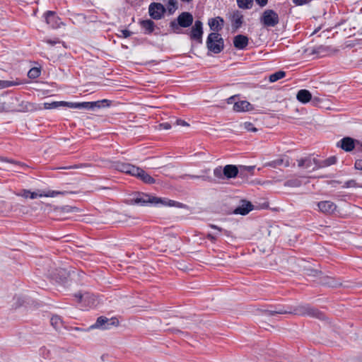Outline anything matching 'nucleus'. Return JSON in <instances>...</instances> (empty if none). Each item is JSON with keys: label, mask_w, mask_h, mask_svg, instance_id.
<instances>
[{"label": "nucleus", "mask_w": 362, "mask_h": 362, "mask_svg": "<svg viewBox=\"0 0 362 362\" xmlns=\"http://www.w3.org/2000/svg\"><path fill=\"white\" fill-rule=\"evenodd\" d=\"M193 20V16L191 13L184 11L176 18L171 21L169 26L173 33L182 34L185 32L182 30V28H187L192 25Z\"/></svg>", "instance_id": "obj_1"}, {"label": "nucleus", "mask_w": 362, "mask_h": 362, "mask_svg": "<svg viewBox=\"0 0 362 362\" xmlns=\"http://www.w3.org/2000/svg\"><path fill=\"white\" fill-rule=\"evenodd\" d=\"M162 198L151 196L141 192H135L132 194V197L128 199L127 202L132 205L148 206L150 204L157 205L163 203Z\"/></svg>", "instance_id": "obj_2"}, {"label": "nucleus", "mask_w": 362, "mask_h": 362, "mask_svg": "<svg viewBox=\"0 0 362 362\" xmlns=\"http://www.w3.org/2000/svg\"><path fill=\"white\" fill-rule=\"evenodd\" d=\"M291 314L308 316L321 320H325V314L310 304H300L296 306H292Z\"/></svg>", "instance_id": "obj_3"}, {"label": "nucleus", "mask_w": 362, "mask_h": 362, "mask_svg": "<svg viewBox=\"0 0 362 362\" xmlns=\"http://www.w3.org/2000/svg\"><path fill=\"white\" fill-rule=\"evenodd\" d=\"M214 175L216 177L221 180L235 178L238 175H240L239 165L228 164L223 168L218 166L214 168Z\"/></svg>", "instance_id": "obj_4"}, {"label": "nucleus", "mask_w": 362, "mask_h": 362, "mask_svg": "<svg viewBox=\"0 0 362 362\" xmlns=\"http://www.w3.org/2000/svg\"><path fill=\"white\" fill-rule=\"evenodd\" d=\"M206 44L209 52L214 54H219L224 49V40L219 33H209Z\"/></svg>", "instance_id": "obj_5"}, {"label": "nucleus", "mask_w": 362, "mask_h": 362, "mask_svg": "<svg viewBox=\"0 0 362 362\" xmlns=\"http://www.w3.org/2000/svg\"><path fill=\"white\" fill-rule=\"evenodd\" d=\"M119 322L117 317L107 318L105 316H100L97 318L95 322L89 327V329H110L112 327H117Z\"/></svg>", "instance_id": "obj_6"}, {"label": "nucleus", "mask_w": 362, "mask_h": 362, "mask_svg": "<svg viewBox=\"0 0 362 362\" xmlns=\"http://www.w3.org/2000/svg\"><path fill=\"white\" fill-rule=\"evenodd\" d=\"M259 21L264 28H273L279 23V17L274 10L267 9L262 13Z\"/></svg>", "instance_id": "obj_7"}, {"label": "nucleus", "mask_w": 362, "mask_h": 362, "mask_svg": "<svg viewBox=\"0 0 362 362\" xmlns=\"http://www.w3.org/2000/svg\"><path fill=\"white\" fill-rule=\"evenodd\" d=\"M184 33L189 35L192 40L196 41L197 43H202L203 36V23L201 21H195L194 25L192 26L190 31H185Z\"/></svg>", "instance_id": "obj_8"}, {"label": "nucleus", "mask_w": 362, "mask_h": 362, "mask_svg": "<svg viewBox=\"0 0 362 362\" xmlns=\"http://www.w3.org/2000/svg\"><path fill=\"white\" fill-rule=\"evenodd\" d=\"M166 8L161 4L153 2L149 5L148 13L152 19L160 20L164 17Z\"/></svg>", "instance_id": "obj_9"}, {"label": "nucleus", "mask_w": 362, "mask_h": 362, "mask_svg": "<svg viewBox=\"0 0 362 362\" xmlns=\"http://www.w3.org/2000/svg\"><path fill=\"white\" fill-rule=\"evenodd\" d=\"M139 23L144 35H150L153 33L158 35L160 33V28L151 19L140 20Z\"/></svg>", "instance_id": "obj_10"}, {"label": "nucleus", "mask_w": 362, "mask_h": 362, "mask_svg": "<svg viewBox=\"0 0 362 362\" xmlns=\"http://www.w3.org/2000/svg\"><path fill=\"white\" fill-rule=\"evenodd\" d=\"M254 209L255 206L251 202L242 199L239 202V205L233 211L232 214L246 216Z\"/></svg>", "instance_id": "obj_11"}, {"label": "nucleus", "mask_w": 362, "mask_h": 362, "mask_svg": "<svg viewBox=\"0 0 362 362\" xmlns=\"http://www.w3.org/2000/svg\"><path fill=\"white\" fill-rule=\"evenodd\" d=\"M292 306H284L278 305L275 306L270 305L269 308L263 310L262 312L269 315L274 316L276 315L291 314Z\"/></svg>", "instance_id": "obj_12"}, {"label": "nucleus", "mask_w": 362, "mask_h": 362, "mask_svg": "<svg viewBox=\"0 0 362 362\" xmlns=\"http://www.w3.org/2000/svg\"><path fill=\"white\" fill-rule=\"evenodd\" d=\"M45 22L52 28L57 29L60 28L61 25H64L61 18L57 15L56 12L47 11L44 13Z\"/></svg>", "instance_id": "obj_13"}, {"label": "nucleus", "mask_w": 362, "mask_h": 362, "mask_svg": "<svg viewBox=\"0 0 362 362\" xmlns=\"http://www.w3.org/2000/svg\"><path fill=\"white\" fill-rule=\"evenodd\" d=\"M356 142H358L357 140L349 136H346L337 142V146L341 148L346 152H350L354 149Z\"/></svg>", "instance_id": "obj_14"}, {"label": "nucleus", "mask_w": 362, "mask_h": 362, "mask_svg": "<svg viewBox=\"0 0 362 362\" xmlns=\"http://www.w3.org/2000/svg\"><path fill=\"white\" fill-rule=\"evenodd\" d=\"M115 168L119 172L129 174L132 176H134L135 172L138 170V167L130 163L120 161L116 162L115 163Z\"/></svg>", "instance_id": "obj_15"}, {"label": "nucleus", "mask_w": 362, "mask_h": 362, "mask_svg": "<svg viewBox=\"0 0 362 362\" xmlns=\"http://www.w3.org/2000/svg\"><path fill=\"white\" fill-rule=\"evenodd\" d=\"M230 20L232 30L234 33L242 27L244 22V16L241 11L237 10L233 13Z\"/></svg>", "instance_id": "obj_16"}, {"label": "nucleus", "mask_w": 362, "mask_h": 362, "mask_svg": "<svg viewBox=\"0 0 362 362\" xmlns=\"http://www.w3.org/2000/svg\"><path fill=\"white\" fill-rule=\"evenodd\" d=\"M319 210L325 214H332L337 209V205L331 201H321L317 203Z\"/></svg>", "instance_id": "obj_17"}, {"label": "nucleus", "mask_w": 362, "mask_h": 362, "mask_svg": "<svg viewBox=\"0 0 362 362\" xmlns=\"http://www.w3.org/2000/svg\"><path fill=\"white\" fill-rule=\"evenodd\" d=\"M281 165H284V167H288L290 165L289 158L288 156H281V158L264 164V167H270L272 168H278Z\"/></svg>", "instance_id": "obj_18"}, {"label": "nucleus", "mask_w": 362, "mask_h": 362, "mask_svg": "<svg viewBox=\"0 0 362 362\" xmlns=\"http://www.w3.org/2000/svg\"><path fill=\"white\" fill-rule=\"evenodd\" d=\"M249 43V38L247 35L239 34L233 37V45L237 49H245Z\"/></svg>", "instance_id": "obj_19"}, {"label": "nucleus", "mask_w": 362, "mask_h": 362, "mask_svg": "<svg viewBox=\"0 0 362 362\" xmlns=\"http://www.w3.org/2000/svg\"><path fill=\"white\" fill-rule=\"evenodd\" d=\"M134 176L141 180L146 184L156 183V180L153 177L148 174L144 170L139 167L138 170L135 172Z\"/></svg>", "instance_id": "obj_20"}, {"label": "nucleus", "mask_w": 362, "mask_h": 362, "mask_svg": "<svg viewBox=\"0 0 362 362\" xmlns=\"http://www.w3.org/2000/svg\"><path fill=\"white\" fill-rule=\"evenodd\" d=\"M208 23L210 27V29L212 31H214L213 33H218V32H219L220 30H222L223 23H224V21H223V18L218 16L216 18H210L209 20Z\"/></svg>", "instance_id": "obj_21"}, {"label": "nucleus", "mask_w": 362, "mask_h": 362, "mask_svg": "<svg viewBox=\"0 0 362 362\" xmlns=\"http://www.w3.org/2000/svg\"><path fill=\"white\" fill-rule=\"evenodd\" d=\"M296 99L300 103L306 104L312 100V94L307 89H300L296 94Z\"/></svg>", "instance_id": "obj_22"}, {"label": "nucleus", "mask_w": 362, "mask_h": 362, "mask_svg": "<svg viewBox=\"0 0 362 362\" xmlns=\"http://www.w3.org/2000/svg\"><path fill=\"white\" fill-rule=\"evenodd\" d=\"M252 105L247 100H240L234 103L233 110L235 112H245L252 110Z\"/></svg>", "instance_id": "obj_23"}, {"label": "nucleus", "mask_w": 362, "mask_h": 362, "mask_svg": "<svg viewBox=\"0 0 362 362\" xmlns=\"http://www.w3.org/2000/svg\"><path fill=\"white\" fill-rule=\"evenodd\" d=\"M305 169H307L309 172L317 170L320 168V160L315 158L306 157L305 158Z\"/></svg>", "instance_id": "obj_24"}, {"label": "nucleus", "mask_w": 362, "mask_h": 362, "mask_svg": "<svg viewBox=\"0 0 362 362\" xmlns=\"http://www.w3.org/2000/svg\"><path fill=\"white\" fill-rule=\"evenodd\" d=\"M330 51H332L331 47L322 45L314 47L311 50V54L323 57L325 56Z\"/></svg>", "instance_id": "obj_25"}, {"label": "nucleus", "mask_w": 362, "mask_h": 362, "mask_svg": "<svg viewBox=\"0 0 362 362\" xmlns=\"http://www.w3.org/2000/svg\"><path fill=\"white\" fill-rule=\"evenodd\" d=\"M70 102L66 101H53L51 103H45L44 108L47 110L56 109L61 107L69 108Z\"/></svg>", "instance_id": "obj_26"}, {"label": "nucleus", "mask_w": 362, "mask_h": 362, "mask_svg": "<svg viewBox=\"0 0 362 362\" xmlns=\"http://www.w3.org/2000/svg\"><path fill=\"white\" fill-rule=\"evenodd\" d=\"M321 282L322 284L332 288H337L341 286V283L339 280L328 276L323 277Z\"/></svg>", "instance_id": "obj_27"}, {"label": "nucleus", "mask_w": 362, "mask_h": 362, "mask_svg": "<svg viewBox=\"0 0 362 362\" xmlns=\"http://www.w3.org/2000/svg\"><path fill=\"white\" fill-rule=\"evenodd\" d=\"M33 107V104L29 102L21 101L17 107L11 109V111L16 112H27L32 110Z\"/></svg>", "instance_id": "obj_28"}, {"label": "nucleus", "mask_w": 362, "mask_h": 362, "mask_svg": "<svg viewBox=\"0 0 362 362\" xmlns=\"http://www.w3.org/2000/svg\"><path fill=\"white\" fill-rule=\"evenodd\" d=\"M91 106V110H94L95 109H100L105 107H109L111 104V101L107 99H103L101 100L93 101L90 102Z\"/></svg>", "instance_id": "obj_29"}, {"label": "nucleus", "mask_w": 362, "mask_h": 362, "mask_svg": "<svg viewBox=\"0 0 362 362\" xmlns=\"http://www.w3.org/2000/svg\"><path fill=\"white\" fill-rule=\"evenodd\" d=\"M69 108L90 110L91 106L90 102H70Z\"/></svg>", "instance_id": "obj_30"}, {"label": "nucleus", "mask_w": 362, "mask_h": 362, "mask_svg": "<svg viewBox=\"0 0 362 362\" xmlns=\"http://www.w3.org/2000/svg\"><path fill=\"white\" fill-rule=\"evenodd\" d=\"M240 168V177H243L245 176H247V174L253 175L254 174V170L255 168V165H239Z\"/></svg>", "instance_id": "obj_31"}, {"label": "nucleus", "mask_w": 362, "mask_h": 362, "mask_svg": "<svg viewBox=\"0 0 362 362\" xmlns=\"http://www.w3.org/2000/svg\"><path fill=\"white\" fill-rule=\"evenodd\" d=\"M50 323L56 330L62 327V320L59 315H53L50 319Z\"/></svg>", "instance_id": "obj_32"}, {"label": "nucleus", "mask_w": 362, "mask_h": 362, "mask_svg": "<svg viewBox=\"0 0 362 362\" xmlns=\"http://www.w3.org/2000/svg\"><path fill=\"white\" fill-rule=\"evenodd\" d=\"M302 185V181L297 177H293L287 180L284 185L288 187H298Z\"/></svg>", "instance_id": "obj_33"}, {"label": "nucleus", "mask_w": 362, "mask_h": 362, "mask_svg": "<svg viewBox=\"0 0 362 362\" xmlns=\"http://www.w3.org/2000/svg\"><path fill=\"white\" fill-rule=\"evenodd\" d=\"M337 158L336 156H330L325 160H320V168L328 167L337 163Z\"/></svg>", "instance_id": "obj_34"}, {"label": "nucleus", "mask_w": 362, "mask_h": 362, "mask_svg": "<svg viewBox=\"0 0 362 362\" xmlns=\"http://www.w3.org/2000/svg\"><path fill=\"white\" fill-rule=\"evenodd\" d=\"M286 71L279 70L278 71L274 72V74L269 76V81L270 82H276L286 76Z\"/></svg>", "instance_id": "obj_35"}, {"label": "nucleus", "mask_w": 362, "mask_h": 362, "mask_svg": "<svg viewBox=\"0 0 362 362\" xmlns=\"http://www.w3.org/2000/svg\"><path fill=\"white\" fill-rule=\"evenodd\" d=\"M178 8L177 0H168L167 8L170 15L173 14Z\"/></svg>", "instance_id": "obj_36"}, {"label": "nucleus", "mask_w": 362, "mask_h": 362, "mask_svg": "<svg viewBox=\"0 0 362 362\" xmlns=\"http://www.w3.org/2000/svg\"><path fill=\"white\" fill-rule=\"evenodd\" d=\"M238 6L242 9H250L252 7L253 0H236Z\"/></svg>", "instance_id": "obj_37"}, {"label": "nucleus", "mask_w": 362, "mask_h": 362, "mask_svg": "<svg viewBox=\"0 0 362 362\" xmlns=\"http://www.w3.org/2000/svg\"><path fill=\"white\" fill-rule=\"evenodd\" d=\"M40 68L33 67L29 70L28 73V76L31 79H35L40 76Z\"/></svg>", "instance_id": "obj_38"}, {"label": "nucleus", "mask_w": 362, "mask_h": 362, "mask_svg": "<svg viewBox=\"0 0 362 362\" xmlns=\"http://www.w3.org/2000/svg\"><path fill=\"white\" fill-rule=\"evenodd\" d=\"M163 199V201H165V202H163V203H160V204L163 205H165V206L181 207V206L182 205V204L178 202L174 201V200H170V199Z\"/></svg>", "instance_id": "obj_39"}, {"label": "nucleus", "mask_w": 362, "mask_h": 362, "mask_svg": "<svg viewBox=\"0 0 362 362\" xmlns=\"http://www.w3.org/2000/svg\"><path fill=\"white\" fill-rule=\"evenodd\" d=\"M68 192L64 191H57V190H49L46 194H44V197H54L59 194H68Z\"/></svg>", "instance_id": "obj_40"}, {"label": "nucleus", "mask_w": 362, "mask_h": 362, "mask_svg": "<svg viewBox=\"0 0 362 362\" xmlns=\"http://www.w3.org/2000/svg\"><path fill=\"white\" fill-rule=\"evenodd\" d=\"M360 187L354 180H349L344 182L343 187L344 188H350V187Z\"/></svg>", "instance_id": "obj_41"}, {"label": "nucleus", "mask_w": 362, "mask_h": 362, "mask_svg": "<svg viewBox=\"0 0 362 362\" xmlns=\"http://www.w3.org/2000/svg\"><path fill=\"white\" fill-rule=\"evenodd\" d=\"M243 126L244 128L248 132H255L257 131V129L255 127L253 124L250 122H244Z\"/></svg>", "instance_id": "obj_42"}, {"label": "nucleus", "mask_w": 362, "mask_h": 362, "mask_svg": "<svg viewBox=\"0 0 362 362\" xmlns=\"http://www.w3.org/2000/svg\"><path fill=\"white\" fill-rule=\"evenodd\" d=\"M16 83L11 81L0 80V88H5L14 86Z\"/></svg>", "instance_id": "obj_43"}, {"label": "nucleus", "mask_w": 362, "mask_h": 362, "mask_svg": "<svg viewBox=\"0 0 362 362\" xmlns=\"http://www.w3.org/2000/svg\"><path fill=\"white\" fill-rule=\"evenodd\" d=\"M30 194V190L25 189H23L21 190L20 192L16 193V194L17 196L22 197H24L25 199L29 198Z\"/></svg>", "instance_id": "obj_44"}, {"label": "nucleus", "mask_w": 362, "mask_h": 362, "mask_svg": "<svg viewBox=\"0 0 362 362\" xmlns=\"http://www.w3.org/2000/svg\"><path fill=\"white\" fill-rule=\"evenodd\" d=\"M0 160L1 161H3V162H6V163H12V164H15V165H21V163L19 162V161H16L14 160H12V159H8V158H6V157H0Z\"/></svg>", "instance_id": "obj_45"}, {"label": "nucleus", "mask_w": 362, "mask_h": 362, "mask_svg": "<svg viewBox=\"0 0 362 362\" xmlns=\"http://www.w3.org/2000/svg\"><path fill=\"white\" fill-rule=\"evenodd\" d=\"M209 226L211 228H212V229L218 230L219 232H222V231H223V232H224V233H225L226 235H228V236L229 235L230 232H229L228 230H224V229H223L222 228H221V227H219V226H216V225H214V224L211 223V224H209Z\"/></svg>", "instance_id": "obj_46"}, {"label": "nucleus", "mask_w": 362, "mask_h": 362, "mask_svg": "<svg viewBox=\"0 0 362 362\" xmlns=\"http://www.w3.org/2000/svg\"><path fill=\"white\" fill-rule=\"evenodd\" d=\"M173 124H176V125L183 126V127L189 126V124L187 122H185V120L181 119H176Z\"/></svg>", "instance_id": "obj_47"}, {"label": "nucleus", "mask_w": 362, "mask_h": 362, "mask_svg": "<svg viewBox=\"0 0 362 362\" xmlns=\"http://www.w3.org/2000/svg\"><path fill=\"white\" fill-rule=\"evenodd\" d=\"M160 129L168 130L171 128V124L170 122H163L159 124Z\"/></svg>", "instance_id": "obj_48"}, {"label": "nucleus", "mask_w": 362, "mask_h": 362, "mask_svg": "<svg viewBox=\"0 0 362 362\" xmlns=\"http://www.w3.org/2000/svg\"><path fill=\"white\" fill-rule=\"evenodd\" d=\"M354 168L356 170H362V159H358L356 160Z\"/></svg>", "instance_id": "obj_49"}, {"label": "nucleus", "mask_w": 362, "mask_h": 362, "mask_svg": "<svg viewBox=\"0 0 362 362\" xmlns=\"http://www.w3.org/2000/svg\"><path fill=\"white\" fill-rule=\"evenodd\" d=\"M63 210L64 211H66V212H74V211H78V208L77 207H72V206H66L63 207Z\"/></svg>", "instance_id": "obj_50"}, {"label": "nucleus", "mask_w": 362, "mask_h": 362, "mask_svg": "<svg viewBox=\"0 0 362 362\" xmlns=\"http://www.w3.org/2000/svg\"><path fill=\"white\" fill-rule=\"evenodd\" d=\"M121 33L122 35V37H123L124 38H127V37H130L132 33L131 31H129V30H126V29L122 30Z\"/></svg>", "instance_id": "obj_51"}, {"label": "nucleus", "mask_w": 362, "mask_h": 362, "mask_svg": "<svg viewBox=\"0 0 362 362\" xmlns=\"http://www.w3.org/2000/svg\"><path fill=\"white\" fill-rule=\"evenodd\" d=\"M43 196H44V194H37V192H30L29 198H30L31 199H35L37 197H41Z\"/></svg>", "instance_id": "obj_52"}, {"label": "nucleus", "mask_w": 362, "mask_h": 362, "mask_svg": "<svg viewBox=\"0 0 362 362\" xmlns=\"http://www.w3.org/2000/svg\"><path fill=\"white\" fill-rule=\"evenodd\" d=\"M293 4L296 6H303L309 2V0H293Z\"/></svg>", "instance_id": "obj_53"}, {"label": "nucleus", "mask_w": 362, "mask_h": 362, "mask_svg": "<svg viewBox=\"0 0 362 362\" xmlns=\"http://www.w3.org/2000/svg\"><path fill=\"white\" fill-rule=\"evenodd\" d=\"M310 102H311L313 106H317L319 103L321 102V99L317 97H312V100Z\"/></svg>", "instance_id": "obj_54"}, {"label": "nucleus", "mask_w": 362, "mask_h": 362, "mask_svg": "<svg viewBox=\"0 0 362 362\" xmlns=\"http://www.w3.org/2000/svg\"><path fill=\"white\" fill-rule=\"evenodd\" d=\"M206 238L210 240L212 243H215L216 242V237L211 233H208L206 235Z\"/></svg>", "instance_id": "obj_55"}, {"label": "nucleus", "mask_w": 362, "mask_h": 362, "mask_svg": "<svg viewBox=\"0 0 362 362\" xmlns=\"http://www.w3.org/2000/svg\"><path fill=\"white\" fill-rule=\"evenodd\" d=\"M74 297L78 299V302L81 303L83 301L84 295L82 294L81 292H78L74 294Z\"/></svg>", "instance_id": "obj_56"}, {"label": "nucleus", "mask_w": 362, "mask_h": 362, "mask_svg": "<svg viewBox=\"0 0 362 362\" xmlns=\"http://www.w3.org/2000/svg\"><path fill=\"white\" fill-rule=\"evenodd\" d=\"M255 1L261 7L266 6L268 3V0H255Z\"/></svg>", "instance_id": "obj_57"}, {"label": "nucleus", "mask_w": 362, "mask_h": 362, "mask_svg": "<svg viewBox=\"0 0 362 362\" xmlns=\"http://www.w3.org/2000/svg\"><path fill=\"white\" fill-rule=\"evenodd\" d=\"M46 42L52 46H54L57 43H59L60 42L59 40H51V39H48L46 40Z\"/></svg>", "instance_id": "obj_58"}, {"label": "nucleus", "mask_w": 362, "mask_h": 362, "mask_svg": "<svg viewBox=\"0 0 362 362\" xmlns=\"http://www.w3.org/2000/svg\"><path fill=\"white\" fill-rule=\"evenodd\" d=\"M305 158L298 160V166L299 168H305Z\"/></svg>", "instance_id": "obj_59"}, {"label": "nucleus", "mask_w": 362, "mask_h": 362, "mask_svg": "<svg viewBox=\"0 0 362 362\" xmlns=\"http://www.w3.org/2000/svg\"><path fill=\"white\" fill-rule=\"evenodd\" d=\"M84 165L83 164H80V165H71V166H69V167H64V169H77V168H79L82 166H83Z\"/></svg>", "instance_id": "obj_60"}, {"label": "nucleus", "mask_w": 362, "mask_h": 362, "mask_svg": "<svg viewBox=\"0 0 362 362\" xmlns=\"http://www.w3.org/2000/svg\"><path fill=\"white\" fill-rule=\"evenodd\" d=\"M310 272L309 274L313 276H316L318 273H320V272L316 269H310Z\"/></svg>", "instance_id": "obj_61"}, {"label": "nucleus", "mask_w": 362, "mask_h": 362, "mask_svg": "<svg viewBox=\"0 0 362 362\" xmlns=\"http://www.w3.org/2000/svg\"><path fill=\"white\" fill-rule=\"evenodd\" d=\"M235 96H231L228 99V104H232L233 103H235Z\"/></svg>", "instance_id": "obj_62"}, {"label": "nucleus", "mask_w": 362, "mask_h": 362, "mask_svg": "<svg viewBox=\"0 0 362 362\" xmlns=\"http://www.w3.org/2000/svg\"><path fill=\"white\" fill-rule=\"evenodd\" d=\"M11 100H12V103H13L14 101L18 102V99L16 97L11 98Z\"/></svg>", "instance_id": "obj_63"}, {"label": "nucleus", "mask_w": 362, "mask_h": 362, "mask_svg": "<svg viewBox=\"0 0 362 362\" xmlns=\"http://www.w3.org/2000/svg\"><path fill=\"white\" fill-rule=\"evenodd\" d=\"M180 1H182V2H185V3H189L192 0H180Z\"/></svg>", "instance_id": "obj_64"}]
</instances>
